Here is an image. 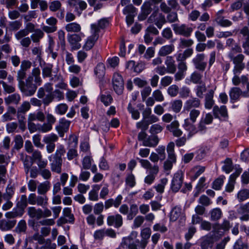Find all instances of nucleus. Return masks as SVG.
<instances>
[{
    "mask_svg": "<svg viewBox=\"0 0 249 249\" xmlns=\"http://www.w3.org/2000/svg\"><path fill=\"white\" fill-rule=\"evenodd\" d=\"M182 209L180 206L174 207L170 212V220L172 221H176L180 216Z\"/></svg>",
    "mask_w": 249,
    "mask_h": 249,
    "instance_id": "37",
    "label": "nucleus"
},
{
    "mask_svg": "<svg viewBox=\"0 0 249 249\" xmlns=\"http://www.w3.org/2000/svg\"><path fill=\"white\" fill-rule=\"evenodd\" d=\"M137 235V231H132L129 236L123 238L120 245L116 249H124L125 247L128 249H138L136 245V243L138 242L136 239Z\"/></svg>",
    "mask_w": 249,
    "mask_h": 249,
    "instance_id": "2",
    "label": "nucleus"
},
{
    "mask_svg": "<svg viewBox=\"0 0 249 249\" xmlns=\"http://www.w3.org/2000/svg\"><path fill=\"white\" fill-rule=\"evenodd\" d=\"M237 198L239 202L244 201L249 198V190L247 189L240 190L236 195Z\"/></svg>",
    "mask_w": 249,
    "mask_h": 249,
    "instance_id": "40",
    "label": "nucleus"
},
{
    "mask_svg": "<svg viewBox=\"0 0 249 249\" xmlns=\"http://www.w3.org/2000/svg\"><path fill=\"white\" fill-rule=\"evenodd\" d=\"M19 88L25 95L30 96L35 93L37 87L33 83V77H29L26 80L25 83L24 82L19 86Z\"/></svg>",
    "mask_w": 249,
    "mask_h": 249,
    "instance_id": "5",
    "label": "nucleus"
},
{
    "mask_svg": "<svg viewBox=\"0 0 249 249\" xmlns=\"http://www.w3.org/2000/svg\"><path fill=\"white\" fill-rule=\"evenodd\" d=\"M35 26L31 22H28L24 29H20L18 31L19 35L22 36H28L30 33L35 32Z\"/></svg>",
    "mask_w": 249,
    "mask_h": 249,
    "instance_id": "35",
    "label": "nucleus"
},
{
    "mask_svg": "<svg viewBox=\"0 0 249 249\" xmlns=\"http://www.w3.org/2000/svg\"><path fill=\"white\" fill-rule=\"evenodd\" d=\"M107 222L108 226H113L116 228H119L123 225V219L121 214L117 213L115 215L108 216Z\"/></svg>",
    "mask_w": 249,
    "mask_h": 249,
    "instance_id": "11",
    "label": "nucleus"
},
{
    "mask_svg": "<svg viewBox=\"0 0 249 249\" xmlns=\"http://www.w3.org/2000/svg\"><path fill=\"white\" fill-rule=\"evenodd\" d=\"M65 149L64 146L62 145H59L56 149V150L54 153V154L51 155L50 156L48 157V159L50 161H51V158H61L62 156H63L65 153Z\"/></svg>",
    "mask_w": 249,
    "mask_h": 249,
    "instance_id": "38",
    "label": "nucleus"
},
{
    "mask_svg": "<svg viewBox=\"0 0 249 249\" xmlns=\"http://www.w3.org/2000/svg\"><path fill=\"white\" fill-rule=\"evenodd\" d=\"M27 229L26 221L24 220H20L15 228V231L18 233L25 232Z\"/></svg>",
    "mask_w": 249,
    "mask_h": 249,
    "instance_id": "61",
    "label": "nucleus"
},
{
    "mask_svg": "<svg viewBox=\"0 0 249 249\" xmlns=\"http://www.w3.org/2000/svg\"><path fill=\"white\" fill-rule=\"evenodd\" d=\"M138 207L136 204H132L130 205V210L127 215V219L132 220L138 213Z\"/></svg>",
    "mask_w": 249,
    "mask_h": 249,
    "instance_id": "46",
    "label": "nucleus"
},
{
    "mask_svg": "<svg viewBox=\"0 0 249 249\" xmlns=\"http://www.w3.org/2000/svg\"><path fill=\"white\" fill-rule=\"evenodd\" d=\"M216 87L214 86L211 89L208 90L207 93L205 95V107L207 109H210L214 104V100L213 99V94Z\"/></svg>",
    "mask_w": 249,
    "mask_h": 249,
    "instance_id": "19",
    "label": "nucleus"
},
{
    "mask_svg": "<svg viewBox=\"0 0 249 249\" xmlns=\"http://www.w3.org/2000/svg\"><path fill=\"white\" fill-rule=\"evenodd\" d=\"M222 170L226 174H229L233 169L232 162L231 159L227 158L222 167Z\"/></svg>",
    "mask_w": 249,
    "mask_h": 249,
    "instance_id": "48",
    "label": "nucleus"
},
{
    "mask_svg": "<svg viewBox=\"0 0 249 249\" xmlns=\"http://www.w3.org/2000/svg\"><path fill=\"white\" fill-rule=\"evenodd\" d=\"M170 105L172 110L175 113H178L181 109L182 102L179 99L175 100L170 103Z\"/></svg>",
    "mask_w": 249,
    "mask_h": 249,
    "instance_id": "50",
    "label": "nucleus"
},
{
    "mask_svg": "<svg viewBox=\"0 0 249 249\" xmlns=\"http://www.w3.org/2000/svg\"><path fill=\"white\" fill-rule=\"evenodd\" d=\"M50 183L48 181L40 183L37 187V193L40 195L45 194L50 189Z\"/></svg>",
    "mask_w": 249,
    "mask_h": 249,
    "instance_id": "42",
    "label": "nucleus"
},
{
    "mask_svg": "<svg viewBox=\"0 0 249 249\" xmlns=\"http://www.w3.org/2000/svg\"><path fill=\"white\" fill-rule=\"evenodd\" d=\"M203 77V74L197 71H194L189 77L185 79V83L187 84L193 83L195 84L201 83Z\"/></svg>",
    "mask_w": 249,
    "mask_h": 249,
    "instance_id": "20",
    "label": "nucleus"
},
{
    "mask_svg": "<svg viewBox=\"0 0 249 249\" xmlns=\"http://www.w3.org/2000/svg\"><path fill=\"white\" fill-rule=\"evenodd\" d=\"M45 119V114L42 111L39 110H37L36 111L30 113L28 115L27 118L29 121L33 122L37 121L41 122H44Z\"/></svg>",
    "mask_w": 249,
    "mask_h": 249,
    "instance_id": "24",
    "label": "nucleus"
},
{
    "mask_svg": "<svg viewBox=\"0 0 249 249\" xmlns=\"http://www.w3.org/2000/svg\"><path fill=\"white\" fill-rule=\"evenodd\" d=\"M71 124V121L63 118L59 120V125L56 127V130L61 137L64 136L65 132H67Z\"/></svg>",
    "mask_w": 249,
    "mask_h": 249,
    "instance_id": "15",
    "label": "nucleus"
},
{
    "mask_svg": "<svg viewBox=\"0 0 249 249\" xmlns=\"http://www.w3.org/2000/svg\"><path fill=\"white\" fill-rule=\"evenodd\" d=\"M20 100V96L18 93H14L4 98L5 103L6 105L14 104L17 105Z\"/></svg>",
    "mask_w": 249,
    "mask_h": 249,
    "instance_id": "36",
    "label": "nucleus"
},
{
    "mask_svg": "<svg viewBox=\"0 0 249 249\" xmlns=\"http://www.w3.org/2000/svg\"><path fill=\"white\" fill-rule=\"evenodd\" d=\"M196 96L199 98H203L204 93L206 91V87L205 84L196 86L194 89Z\"/></svg>",
    "mask_w": 249,
    "mask_h": 249,
    "instance_id": "52",
    "label": "nucleus"
},
{
    "mask_svg": "<svg viewBox=\"0 0 249 249\" xmlns=\"http://www.w3.org/2000/svg\"><path fill=\"white\" fill-rule=\"evenodd\" d=\"M100 100L106 106H109L113 101V98L110 94H101Z\"/></svg>",
    "mask_w": 249,
    "mask_h": 249,
    "instance_id": "64",
    "label": "nucleus"
},
{
    "mask_svg": "<svg viewBox=\"0 0 249 249\" xmlns=\"http://www.w3.org/2000/svg\"><path fill=\"white\" fill-rule=\"evenodd\" d=\"M188 111H189V116L186 119L190 120L192 122H196L200 114V110L196 108H193Z\"/></svg>",
    "mask_w": 249,
    "mask_h": 249,
    "instance_id": "49",
    "label": "nucleus"
},
{
    "mask_svg": "<svg viewBox=\"0 0 249 249\" xmlns=\"http://www.w3.org/2000/svg\"><path fill=\"white\" fill-rule=\"evenodd\" d=\"M225 179L224 176H220L213 182V188L215 190H219L221 189L224 183V180Z\"/></svg>",
    "mask_w": 249,
    "mask_h": 249,
    "instance_id": "56",
    "label": "nucleus"
},
{
    "mask_svg": "<svg viewBox=\"0 0 249 249\" xmlns=\"http://www.w3.org/2000/svg\"><path fill=\"white\" fill-rule=\"evenodd\" d=\"M85 35L82 33L79 34H73L68 36V41L71 45L72 49L77 50L80 48L81 44L79 42L81 41L82 38Z\"/></svg>",
    "mask_w": 249,
    "mask_h": 249,
    "instance_id": "13",
    "label": "nucleus"
},
{
    "mask_svg": "<svg viewBox=\"0 0 249 249\" xmlns=\"http://www.w3.org/2000/svg\"><path fill=\"white\" fill-rule=\"evenodd\" d=\"M213 112L214 115L217 117L219 114L223 117L227 116V110L225 106H222L220 108L217 106L214 107Z\"/></svg>",
    "mask_w": 249,
    "mask_h": 249,
    "instance_id": "39",
    "label": "nucleus"
},
{
    "mask_svg": "<svg viewBox=\"0 0 249 249\" xmlns=\"http://www.w3.org/2000/svg\"><path fill=\"white\" fill-rule=\"evenodd\" d=\"M161 0H146L141 7V11L145 12L146 14H149L152 11V7L159 3Z\"/></svg>",
    "mask_w": 249,
    "mask_h": 249,
    "instance_id": "25",
    "label": "nucleus"
},
{
    "mask_svg": "<svg viewBox=\"0 0 249 249\" xmlns=\"http://www.w3.org/2000/svg\"><path fill=\"white\" fill-rule=\"evenodd\" d=\"M179 123L178 121L174 120L166 126V128L172 132L175 137H179L182 134V131L179 128Z\"/></svg>",
    "mask_w": 249,
    "mask_h": 249,
    "instance_id": "21",
    "label": "nucleus"
},
{
    "mask_svg": "<svg viewBox=\"0 0 249 249\" xmlns=\"http://www.w3.org/2000/svg\"><path fill=\"white\" fill-rule=\"evenodd\" d=\"M74 221V215L71 213V208L66 207L63 210V216H61L58 222L61 224L67 223H73Z\"/></svg>",
    "mask_w": 249,
    "mask_h": 249,
    "instance_id": "12",
    "label": "nucleus"
},
{
    "mask_svg": "<svg viewBox=\"0 0 249 249\" xmlns=\"http://www.w3.org/2000/svg\"><path fill=\"white\" fill-rule=\"evenodd\" d=\"M205 55L204 53H198L193 58L192 62L196 69L199 71H204L206 67L207 63L203 62Z\"/></svg>",
    "mask_w": 249,
    "mask_h": 249,
    "instance_id": "14",
    "label": "nucleus"
},
{
    "mask_svg": "<svg viewBox=\"0 0 249 249\" xmlns=\"http://www.w3.org/2000/svg\"><path fill=\"white\" fill-rule=\"evenodd\" d=\"M14 187L11 185H8L6 188L5 192L2 195L3 198L5 200H10L14 196Z\"/></svg>",
    "mask_w": 249,
    "mask_h": 249,
    "instance_id": "47",
    "label": "nucleus"
},
{
    "mask_svg": "<svg viewBox=\"0 0 249 249\" xmlns=\"http://www.w3.org/2000/svg\"><path fill=\"white\" fill-rule=\"evenodd\" d=\"M167 92L171 97H175L179 92V88L175 84L172 85L168 87Z\"/></svg>",
    "mask_w": 249,
    "mask_h": 249,
    "instance_id": "58",
    "label": "nucleus"
},
{
    "mask_svg": "<svg viewBox=\"0 0 249 249\" xmlns=\"http://www.w3.org/2000/svg\"><path fill=\"white\" fill-rule=\"evenodd\" d=\"M53 160L51 163V168L53 172L60 174L61 172L62 163V158H53Z\"/></svg>",
    "mask_w": 249,
    "mask_h": 249,
    "instance_id": "32",
    "label": "nucleus"
},
{
    "mask_svg": "<svg viewBox=\"0 0 249 249\" xmlns=\"http://www.w3.org/2000/svg\"><path fill=\"white\" fill-rule=\"evenodd\" d=\"M16 220H7L2 219L0 220V230L3 231L11 230L16 224Z\"/></svg>",
    "mask_w": 249,
    "mask_h": 249,
    "instance_id": "26",
    "label": "nucleus"
},
{
    "mask_svg": "<svg viewBox=\"0 0 249 249\" xmlns=\"http://www.w3.org/2000/svg\"><path fill=\"white\" fill-rule=\"evenodd\" d=\"M151 234V231L149 228H145L142 229L141 232V240L139 242L138 239V242L136 243L137 247H139L141 249H144L148 243ZM136 239L137 240V238Z\"/></svg>",
    "mask_w": 249,
    "mask_h": 249,
    "instance_id": "10",
    "label": "nucleus"
},
{
    "mask_svg": "<svg viewBox=\"0 0 249 249\" xmlns=\"http://www.w3.org/2000/svg\"><path fill=\"white\" fill-rule=\"evenodd\" d=\"M94 163V161L92 158L89 156H85L82 161V167L81 168L85 170L89 169L91 167L92 164Z\"/></svg>",
    "mask_w": 249,
    "mask_h": 249,
    "instance_id": "43",
    "label": "nucleus"
},
{
    "mask_svg": "<svg viewBox=\"0 0 249 249\" xmlns=\"http://www.w3.org/2000/svg\"><path fill=\"white\" fill-rule=\"evenodd\" d=\"M175 144L173 142H170L168 143L167 147V152L168 153V159L170 161L175 163L176 162V156L174 152Z\"/></svg>",
    "mask_w": 249,
    "mask_h": 249,
    "instance_id": "34",
    "label": "nucleus"
},
{
    "mask_svg": "<svg viewBox=\"0 0 249 249\" xmlns=\"http://www.w3.org/2000/svg\"><path fill=\"white\" fill-rule=\"evenodd\" d=\"M0 84L2 85L3 90L6 93L10 94L15 91V87L12 84H8L2 80L0 81Z\"/></svg>",
    "mask_w": 249,
    "mask_h": 249,
    "instance_id": "57",
    "label": "nucleus"
},
{
    "mask_svg": "<svg viewBox=\"0 0 249 249\" xmlns=\"http://www.w3.org/2000/svg\"><path fill=\"white\" fill-rule=\"evenodd\" d=\"M18 31L15 33L14 36L17 40L20 43V44L25 47L27 48L29 47L31 43V38L28 36H21L20 35L18 34Z\"/></svg>",
    "mask_w": 249,
    "mask_h": 249,
    "instance_id": "27",
    "label": "nucleus"
},
{
    "mask_svg": "<svg viewBox=\"0 0 249 249\" xmlns=\"http://www.w3.org/2000/svg\"><path fill=\"white\" fill-rule=\"evenodd\" d=\"M112 84L114 90L118 94H121L124 89V81L120 74L114 73L112 77Z\"/></svg>",
    "mask_w": 249,
    "mask_h": 249,
    "instance_id": "8",
    "label": "nucleus"
},
{
    "mask_svg": "<svg viewBox=\"0 0 249 249\" xmlns=\"http://www.w3.org/2000/svg\"><path fill=\"white\" fill-rule=\"evenodd\" d=\"M81 26L76 22L67 24L65 26L66 30L68 32H79L81 30Z\"/></svg>",
    "mask_w": 249,
    "mask_h": 249,
    "instance_id": "44",
    "label": "nucleus"
},
{
    "mask_svg": "<svg viewBox=\"0 0 249 249\" xmlns=\"http://www.w3.org/2000/svg\"><path fill=\"white\" fill-rule=\"evenodd\" d=\"M184 178V175L182 171L178 170L174 174L172 178L170 188L174 192H178L181 188Z\"/></svg>",
    "mask_w": 249,
    "mask_h": 249,
    "instance_id": "6",
    "label": "nucleus"
},
{
    "mask_svg": "<svg viewBox=\"0 0 249 249\" xmlns=\"http://www.w3.org/2000/svg\"><path fill=\"white\" fill-rule=\"evenodd\" d=\"M58 139V137L57 135L52 133L45 135L43 138V141L46 144L54 143Z\"/></svg>",
    "mask_w": 249,
    "mask_h": 249,
    "instance_id": "41",
    "label": "nucleus"
},
{
    "mask_svg": "<svg viewBox=\"0 0 249 249\" xmlns=\"http://www.w3.org/2000/svg\"><path fill=\"white\" fill-rule=\"evenodd\" d=\"M148 20L150 22H154L159 29L161 28L165 22V17L161 14L153 13L149 17Z\"/></svg>",
    "mask_w": 249,
    "mask_h": 249,
    "instance_id": "17",
    "label": "nucleus"
},
{
    "mask_svg": "<svg viewBox=\"0 0 249 249\" xmlns=\"http://www.w3.org/2000/svg\"><path fill=\"white\" fill-rule=\"evenodd\" d=\"M209 149L207 147H204L199 149L196 152V159L198 160L203 159L207 155Z\"/></svg>",
    "mask_w": 249,
    "mask_h": 249,
    "instance_id": "62",
    "label": "nucleus"
},
{
    "mask_svg": "<svg viewBox=\"0 0 249 249\" xmlns=\"http://www.w3.org/2000/svg\"><path fill=\"white\" fill-rule=\"evenodd\" d=\"M222 214V211L219 208L213 209L211 212V219L212 221L218 220L221 217Z\"/></svg>",
    "mask_w": 249,
    "mask_h": 249,
    "instance_id": "60",
    "label": "nucleus"
},
{
    "mask_svg": "<svg viewBox=\"0 0 249 249\" xmlns=\"http://www.w3.org/2000/svg\"><path fill=\"white\" fill-rule=\"evenodd\" d=\"M172 27L176 34L181 35L185 37H189L193 31L192 27L185 24L181 25L173 24L172 25Z\"/></svg>",
    "mask_w": 249,
    "mask_h": 249,
    "instance_id": "7",
    "label": "nucleus"
},
{
    "mask_svg": "<svg viewBox=\"0 0 249 249\" xmlns=\"http://www.w3.org/2000/svg\"><path fill=\"white\" fill-rule=\"evenodd\" d=\"M192 122L190 120L185 119L182 125L184 129L188 132V137H191L198 132L197 128L195 123Z\"/></svg>",
    "mask_w": 249,
    "mask_h": 249,
    "instance_id": "18",
    "label": "nucleus"
},
{
    "mask_svg": "<svg viewBox=\"0 0 249 249\" xmlns=\"http://www.w3.org/2000/svg\"><path fill=\"white\" fill-rule=\"evenodd\" d=\"M205 170V167L202 166H196L193 167L189 173L191 178L196 179Z\"/></svg>",
    "mask_w": 249,
    "mask_h": 249,
    "instance_id": "28",
    "label": "nucleus"
},
{
    "mask_svg": "<svg viewBox=\"0 0 249 249\" xmlns=\"http://www.w3.org/2000/svg\"><path fill=\"white\" fill-rule=\"evenodd\" d=\"M231 227L230 222L224 219L222 224H215L213 226V231L215 234H219L220 236L228 231Z\"/></svg>",
    "mask_w": 249,
    "mask_h": 249,
    "instance_id": "9",
    "label": "nucleus"
},
{
    "mask_svg": "<svg viewBox=\"0 0 249 249\" xmlns=\"http://www.w3.org/2000/svg\"><path fill=\"white\" fill-rule=\"evenodd\" d=\"M244 92V91H242L241 89L239 88H232L229 92L231 100L235 102L237 101L241 95L244 97L243 95Z\"/></svg>",
    "mask_w": 249,
    "mask_h": 249,
    "instance_id": "29",
    "label": "nucleus"
},
{
    "mask_svg": "<svg viewBox=\"0 0 249 249\" xmlns=\"http://www.w3.org/2000/svg\"><path fill=\"white\" fill-rule=\"evenodd\" d=\"M105 67L103 63H99L94 69V73L99 79L103 77L105 73Z\"/></svg>",
    "mask_w": 249,
    "mask_h": 249,
    "instance_id": "51",
    "label": "nucleus"
},
{
    "mask_svg": "<svg viewBox=\"0 0 249 249\" xmlns=\"http://www.w3.org/2000/svg\"><path fill=\"white\" fill-rule=\"evenodd\" d=\"M164 63L166 66V68L168 71V73L173 74L176 72L177 66L173 56H167L166 57Z\"/></svg>",
    "mask_w": 249,
    "mask_h": 249,
    "instance_id": "23",
    "label": "nucleus"
},
{
    "mask_svg": "<svg viewBox=\"0 0 249 249\" xmlns=\"http://www.w3.org/2000/svg\"><path fill=\"white\" fill-rule=\"evenodd\" d=\"M242 171V169L239 168L234 173L230 175L229 182L225 187V191L226 192L230 193L233 191L234 188L235 180L241 173Z\"/></svg>",
    "mask_w": 249,
    "mask_h": 249,
    "instance_id": "16",
    "label": "nucleus"
},
{
    "mask_svg": "<svg viewBox=\"0 0 249 249\" xmlns=\"http://www.w3.org/2000/svg\"><path fill=\"white\" fill-rule=\"evenodd\" d=\"M213 243V239L210 235H206L202 239V249H211Z\"/></svg>",
    "mask_w": 249,
    "mask_h": 249,
    "instance_id": "33",
    "label": "nucleus"
},
{
    "mask_svg": "<svg viewBox=\"0 0 249 249\" xmlns=\"http://www.w3.org/2000/svg\"><path fill=\"white\" fill-rule=\"evenodd\" d=\"M215 21L219 25L222 27H229L232 24L231 21L221 16H218L215 18Z\"/></svg>",
    "mask_w": 249,
    "mask_h": 249,
    "instance_id": "53",
    "label": "nucleus"
},
{
    "mask_svg": "<svg viewBox=\"0 0 249 249\" xmlns=\"http://www.w3.org/2000/svg\"><path fill=\"white\" fill-rule=\"evenodd\" d=\"M20 156L24 167H32L33 161L31 157L23 154H21Z\"/></svg>",
    "mask_w": 249,
    "mask_h": 249,
    "instance_id": "63",
    "label": "nucleus"
},
{
    "mask_svg": "<svg viewBox=\"0 0 249 249\" xmlns=\"http://www.w3.org/2000/svg\"><path fill=\"white\" fill-rule=\"evenodd\" d=\"M174 50L175 46L173 44L166 45L160 49L158 54L160 56H165L171 54Z\"/></svg>",
    "mask_w": 249,
    "mask_h": 249,
    "instance_id": "31",
    "label": "nucleus"
},
{
    "mask_svg": "<svg viewBox=\"0 0 249 249\" xmlns=\"http://www.w3.org/2000/svg\"><path fill=\"white\" fill-rule=\"evenodd\" d=\"M44 36V33L40 29H37L35 31V33L32 34L30 38L34 42H38L40 39Z\"/></svg>",
    "mask_w": 249,
    "mask_h": 249,
    "instance_id": "55",
    "label": "nucleus"
},
{
    "mask_svg": "<svg viewBox=\"0 0 249 249\" xmlns=\"http://www.w3.org/2000/svg\"><path fill=\"white\" fill-rule=\"evenodd\" d=\"M167 182L168 179L166 178H162L160 179V183L155 185L154 188L157 192L162 194L164 191L165 186L167 184Z\"/></svg>",
    "mask_w": 249,
    "mask_h": 249,
    "instance_id": "45",
    "label": "nucleus"
},
{
    "mask_svg": "<svg viewBox=\"0 0 249 249\" xmlns=\"http://www.w3.org/2000/svg\"><path fill=\"white\" fill-rule=\"evenodd\" d=\"M139 141L142 142V145L146 147H154L159 142L157 136L151 135L147 136L144 131H141L138 136Z\"/></svg>",
    "mask_w": 249,
    "mask_h": 249,
    "instance_id": "3",
    "label": "nucleus"
},
{
    "mask_svg": "<svg viewBox=\"0 0 249 249\" xmlns=\"http://www.w3.org/2000/svg\"><path fill=\"white\" fill-rule=\"evenodd\" d=\"M123 14L125 15H136L137 9L131 4L126 5L123 10Z\"/></svg>",
    "mask_w": 249,
    "mask_h": 249,
    "instance_id": "59",
    "label": "nucleus"
},
{
    "mask_svg": "<svg viewBox=\"0 0 249 249\" xmlns=\"http://www.w3.org/2000/svg\"><path fill=\"white\" fill-rule=\"evenodd\" d=\"M142 168L148 172V174L145 177L144 181L148 185L151 184L155 179V178L159 172V167L154 164L153 165L147 160L137 158Z\"/></svg>",
    "mask_w": 249,
    "mask_h": 249,
    "instance_id": "1",
    "label": "nucleus"
},
{
    "mask_svg": "<svg viewBox=\"0 0 249 249\" xmlns=\"http://www.w3.org/2000/svg\"><path fill=\"white\" fill-rule=\"evenodd\" d=\"M90 28L91 35L86 39L83 47L86 51L91 49L99 38V29L97 26L95 24H91Z\"/></svg>",
    "mask_w": 249,
    "mask_h": 249,
    "instance_id": "4",
    "label": "nucleus"
},
{
    "mask_svg": "<svg viewBox=\"0 0 249 249\" xmlns=\"http://www.w3.org/2000/svg\"><path fill=\"white\" fill-rule=\"evenodd\" d=\"M28 215L33 218L38 220L42 218V210L40 208L36 209L35 207H29L27 209Z\"/></svg>",
    "mask_w": 249,
    "mask_h": 249,
    "instance_id": "30",
    "label": "nucleus"
},
{
    "mask_svg": "<svg viewBox=\"0 0 249 249\" xmlns=\"http://www.w3.org/2000/svg\"><path fill=\"white\" fill-rule=\"evenodd\" d=\"M11 145V139L9 136H6L0 143V151L9 149Z\"/></svg>",
    "mask_w": 249,
    "mask_h": 249,
    "instance_id": "54",
    "label": "nucleus"
},
{
    "mask_svg": "<svg viewBox=\"0 0 249 249\" xmlns=\"http://www.w3.org/2000/svg\"><path fill=\"white\" fill-rule=\"evenodd\" d=\"M200 104V100L198 98L193 97L185 102L184 108L186 110L189 111L192 109L199 107Z\"/></svg>",
    "mask_w": 249,
    "mask_h": 249,
    "instance_id": "22",
    "label": "nucleus"
}]
</instances>
